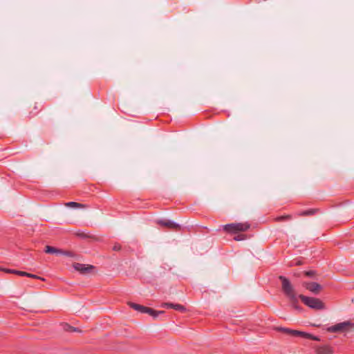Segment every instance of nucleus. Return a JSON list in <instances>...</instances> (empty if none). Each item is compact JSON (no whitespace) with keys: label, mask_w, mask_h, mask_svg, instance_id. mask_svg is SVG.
I'll list each match as a JSON object with an SVG mask.
<instances>
[{"label":"nucleus","mask_w":354,"mask_h":354,"mask_svg":"<svg viewBox=\"0 0 354 354\" xmlns=\"http://www.w3.org/2000/svg\"><path fill=\"white\" fill-rule=\"evenodd\" d=\"M157 223L161 226L166 227L171 230H174L178 231L180 229V226L178 224L171 221L170 220H158Z\"/></svg>","instance_id":"1a4fd4ad"},{"label":"nucleus","mask_w":354,"mask_h":354,"mask_svg":"<svg viewBox=\"0 0 354 354\" xmlns=\"http://www.w3.org/2000/svg\"><path fill=\"white\" fill-rule=\"evenodd\" d=\"M73 267L75 270L80 272L81 274L89 273L95 268L93 266L86 265L80 263H73Z\"/></svg>","instance_id":"0eeeda50"},{"label":"nucleus","mask_w":354,"mask_h":354,"mask_svg":"<svg viewBox=\"0 0 354 354\" xmlns=\"http://www.w3.org/2000/svg\"><path fill=\"white\" fill-rule=\"evenodd\" d=\"M165 311L160 310L158 311L156 310L151 308L148 307L147 314H149L150 316L153 317V318H156L159 315L164 313Z\"/></svg>","instance_id":"2eb2a0df"},{"label":"nucleus","mask_w":354,"mask_h":354,"mask_svg":"<svg viewBox=\"0 0 354 354\" xmlns=\"http://www.w3.org/2000/svg\"><path fill=\"white\" fill-rule=\"evenodd\" d=\"M250 227V224L245 223H234L222 226L223 230L229 234H236L241 232H246Z\"/></svg>","instance_id":"7ed1b4c3"},{"label":"nucleus","mask_w":354,"mask_h":354,"mask_svg":"<svg viewBox=\"0 0 354 354\" xmlns=\"http://www.w3.org/2000/svg\"><path fill=\"white\" fill-rule=\"evenodd\" d=\"M318 211L319 210L317 209H310L300 212L297 213V215L298 216H309L315 215L317 212H318Z\"/></svg>","instance_id":"ddd939ff"},{"label":"nucleus","mask_w":354,"mask_h":354,"mask_svg":"<svg viewBox=\"0 0 354 354\" xmlns=\"http://www.w3.org/2000/svg\"><path fill=\"white\" fill-rule=\"evenodd\" d=\"M245 239H246V235H245V234H239L234 237V240L237 241H243V240H245Z\"/></svg>","instance_id":"5701e85b"},{"label":"nucleus","mask_w":354,"mask_h":354,"mask_svg":"<svg viewBox=\"0 0 354 354\" xmlns=\"http://www.w3.org/2000/svg\"><path fill=\"white\" fill-rule=\"evenodd\" d=\"M62 252H61L60 254L65 255L71 258H75L77 257V254L73 251L62 250Z\"/></svg>","instance_id":"a211bd4d"},{"label":"nucleus","mask_w":354,"mask_h":354,"mask_svg":"<svg viewBox=\"0 0 354 354\" xmlns=\"http://www.w3.org/2000/svg\"><path fill=\"white\" fill-rule=\"evenodd\" d=\"M301 263L299 261L298 263H297V265H300Z\"/></svg>","instance_id":"bb28decb"},{"label":"nucleus","mask_w":354,"mask_h":354,"mask_svg":"<svg viewBox=\"0 0 354 354\" xmlns=\"http://www.w3.org/2000/svg\"><path fill=\"white\" fill-rule=\"evenodd\" d=\"M279 279L281 282V290L283 294L289 299L293 306L296 309H298L299 307L297 304L298 303L299 295H297L294 287L291 284L290 281L283 276H279Z\"/></svg>","instance_id":"f257e3e1"},{"label":"nucleus","mask_w":354,"mask_h":354,"mask_svg":"<svg viewBox=\"0 0 354 354\" xmlns=\"http://www.w3.org/2000/svg\"><path fill=\"white\" fill-rule=\"evenodd\" d=\"M305 276L310 278H313L317 274L315 270H308L304 272Z\"/></svg>","instance_id":"412c9836"},{"label":"nucleus","mask_w":354,"mask_h":354,"mask_svg":"<svg viewBox=\"0 0 354 354\" xmlns=\"http://www.w3.org/2000/svg\"><path fill=\"white\" fill-rule=\"evenodd\" d=\"M122 248V246L119 243H115L113 247V250L114 251H120Z\"/></svg>","instance_id":"a878e982"},{"label":"nucleus","mask_w":354,"mask_h":354,"mask_svg":"<svg viewBox=\"0 0 354 354\" xmlns=\"http://www.w3.org/2000/svg\"><path fill=\"white\" fill-rule=\"evenodd\" d=\"M303 286L315 295H318L322 290V286L317 282H304Z\"/></svg>","instance_id":"423d86ee"},{"label":"nucleus","mask_w":354,"mask_h":354,"mask_svg":"<svg viewBox=\"0 0 354 354\" xmlns=\"http://www.w3.org/2000/svg\"><path fill=\"white\" fill-rule=\"evenodd\" d=\"M66 207H75V208H85L87 206L82 203H79L77 202H68L65 204Z\"/></svg>","instance_id":"dca6fc26"},{"label":"nucleus","mask_w":354,"mask_h":354,"mask_svg":"<svg viewBox=\"0 0 354 354\" xmlns=\"http://www.w3.org/2000/svg\"><path fill=\"white\" fill-rule=\"evenodd\" d=\"M64 329L68 332H81V330H80L78 328H75L68 324L66 325Z\"/></svg>","instance_id":"aec40b11"},{"label":"nucleus","mask_w":354,"mask_h":354,"mask_svg":"<svg viewBox=\"0 0 354 354\" xmlns=\"http://www.w3.org/2000/svg\"><path fill=\"white\" fill-rule=\"evenodd\" d=\"M14 274L19 275V276H21V277H26V275H27L26 272L19 271V270H14Z\"/></svg>","instance_id":"b1692460"},{"label":"nucleus","mask_w":354,"mask_h":354,"mask_svg":"<svg viewBox=\"0 0 354 354\" xmlns=\"http://www.w3.org/2000/svg\"><path fill=\"white\" fill-rule=\"evenodd\" d=\"M291 219H292V215H290V214L280 216H277V218H275V221L277 222L286 221H290Z\"/></svg>","instance_id":"f3484780"},{"label":"nucleus","mask_w":354,"mask_h":354,"mask_svg":"<svg viewBox=\"0 0 354 354\" xmlns=\"http://www.w3.org/2000/svg\"><path fill=\"white\" fill-rule=\"evenodd\" d=\"M44 109V106L40 102H34L29 107V118H32L36 116Z\"/></svg>","instance_id":"6e6552de"},{"label":"nucleus","mask_w":354,"mask_h":354,"mask_svg":"<svg viewBox=\"0 0 354 354\" xmlns=\"http://www.w3.org/2000/svg\"><path fill=\"white\" fill-rule=\"evenodd\" d=\"M327 331L329 333H352L354 331V322L351 321L340 322L328 327Z\"/></svg>","instance_id":"f03ea898"},{"label":"nucleus","mask_w":354,"mask_h":354,"mask_svg":"<svg viewBox=\"0 0 354 354\" xmlns=\"http://www.w3.org/2000/svg\"><path fill=\"white\" fill-rule=\"evenodd\" d=\"M75 234L77 236L80 237L82 239L93 238V236L89 235V234L85 233L84 232H81V231L76 232Z\"/></svg>","instance_id":"6ab92c4d"},{"label":"nucleus","mask_w":354,"mask_h":354,"mask_svg":"<svg viewBox=\"0 0 354 354\" xmlns=\"http://www.w3.org/2000/svg\"><path fill=\"white\" fill-rule=\"evenodd\" d=\"M128 305L133 309H134L136 311H138L141 313H146L148 309V307L138 304L133 302H128Z\"/></svg>","instance_id":"f8f14e48"},{"label":"nucleus","mask_w":354,"mask_h":354,"mask_svg":"<svg viewBox=\"0 0 354 354\" xmlns=\"http://www.w3.org/2000/svg\"><path fill=\"white\" fill-rule=\"evenodd\" d=\"M26 277H30V278H33V279H39V280H41V281H45L44 278L41 277L39 276H37L36 274L28 273V272H27Z\"/></svg>","instance_id":"4be33fe9"},{"label":"nucleus","mask_w":354,"mask_h":354,"mask_svg":"<svg viewBox=\"0 0 354 354\" xmlns=\"http://www.w3.org/2000/svg\"><path fill=\"white\" fill-rule=\"evenodd\" d=\"M317 354H333V349L329 345H323L316 348Z\"/></svg>","instance_id":"9b49d317"},{"label":"nucleus","mask_w":354,"mask_h":354,"mask_svg":"<svg viewBox=\"0 0 354 354\" xmlns=\"http://www.w3.org/2000/svg\"><path fill=\"white\" fill-rule=\"evenodd\" d=\"M277 330L293 337H301L302 338L309 339L314 341H320V338L319 337L300 330L283 327L278 328Z\"/></svg>","instance_id":"20e7f679"},{"label":"nucleus","mask_w":354,"mask_h":354,"mask_svg":"<svg viewBox=\"0 0 354 354\" xmlns=\"http://www.w3.org/2000/svg\"><path fill=\"white\" fill-rule=\"evenodd\" d=\"M0 270L6 272V273H8V274H14V270H12V269H8V268H0Z\"/></svg>","instance_id":"393cba45"},{"label":"nucleus","mask_w":354,"mask_h":354,"mask_svg":"<svg viewBox=\"0 0 354 354\" xmlns=\"http://www.w3.org/2000/svg\"><path fill=\"white\" fill-rule=\"evenodd\" d=\"M44 252L48 254H60L62 252V249H58L55 247L50 246V245H46L45 247Z\"/></svg>","instance_id":"4468645a"},{"label":"nucleus","mask_w":354,"mask_h":354,"mask_svg":"<svg viewBox=\"0 0 354 354\" xmlns=\"http://www.w3.org/2000/svg\"><path fill=\"white\" fill-rule=\"evenodd\" d=\"M299 298L307 306L315 310L324 309L325 305L322 300L315 297H310L304 295H299Z\"/></svg>","instance_id":"39448f33"},{"label":"nucleus","mask_w":354,"mask_h":354,"mask_svg":"<svg viewBox=\"0 0 354 354\" xmlns=\"http://www.w3.org/2000/svg\"><path fill=\"white\" fill-rule=\"evenodd\" d=\"M161 306L166 308H173L177 311L181 312V313H185L187 311L186 308L179 304H173L169 302H165L162 303L161 304Z\"/></svg>","instance_id":"9d476101"}]
</instances>
